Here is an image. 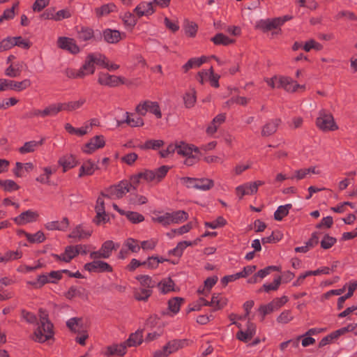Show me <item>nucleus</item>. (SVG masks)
<instances>
[{
	"mask_svg": "<svg viewBox=\"0 0 357 357\" xmlns=\"http://www.w3.org/2000/svg\"><path fill=\"white\" fill-rule=\"evenodd\" d=\"M136 279L139 281L140 287L142 288L151 289L155 287V282L152 278L146 275H140L136 277Z\"/></svg>",
	"mask_w": 357,
	"mask_h": 357,
	"instance_id": "36",
	"label": "nucleus"
},
{
	"mask_svg": "<svg viewBox=\"0 0 357 357\" xmlns=\"http://www.w3.org/2000/svg\"><path fill=\"white\" fill-rule=\"evenodd\" d=\"M96 217L94 220L97 225L105 223L107 220V215L105 211V203L104 200L101 197H99L97 199L96 206Z\"/></svg>",
	"mask_w": 357,
	"mask_h": 357,
	"instance_id": "16",
	"label": "nucleus"
},
{
	"mask_svg": "<svg viewBox=\"0 0 357 357\" xmlns=\"http://www.w3.org/2000/svg\"><path fill=\"white\" fill-rule=\"evenodd\" d=\"M43 16L47 19H53L56 21H59L65 18H68L70 16V13L67 10H61L56 13L55 14H43Z\"/></svg>",
	"mask_w": 357,
	"mask_h": 357,
	"instance_id": "45",
	"label": "nucleus"
},
{
	"mask_svg": "<svg viewBox=\"0 0 357 357\" xmlns=\"http://www.w3.org/2000/svg\"><path fill=\"white\" fill-rule=\"evenodd\" d=\"M66 324L72 331L79 333L82 328V319L76 317L71 318L67 321Z\"/></svg>",
	"mask_w": 357,
	"mask_h": 357,
	"instance_id": "42",
	"label": "nucleus"
},
{
	"mask_svg": "<svg viewBox=\"0 0 357 357\" xmlns=\"http://www.w3.org/2000/svg\"><path fill=\"white\" fill-rule=\"evenodd\" d=\"M319 174V171L316 170L315 167H311L307 169H301L296 170L290 178L301 180L308 176L310 174Z\"/></svg>",
	"mask_w": 357,
	"mask_h": 357,
	"instance_id": "23",
	"label": "nucleus"
},
{
	"mask_svg": "<svg viewBox=\"0 0 357 357\" xmlns=\"http://www.w3.org/2000/svg\"><path fill=\"white\" fill-rule=\"evenodd\" d=\"M158 288L163 294L174 291V282L170 278H166L158 283Z\"/></svg>",
	"mask_w": 357,
	"mask_h": 357,
	"instance_id": "44",
	"label": "nucleus"
},
{
	"mask_svg": "<svg viewBox=\"0 0 357 357\" xmlns=\"http://www.w3.org/2000/svg\"><path fill=\"white\" fill-rule=\"evenodd\" d=\"M291 208V204H286L284 206H279L274 213L275 219L279 221L282 220V218L288 214L289 211Z\"/></svg>",
	"mask_w": 357,
	"mask_h": 357,
	"instance_id": "46",
	"label": "nucleus"
},
{
	"mask_svg": "<svg viewBox=\"0 0 357 357\" xmlns=\"http://www.w3.org/2000/svg\"><path fill=\"white\" fill-rule=\"evenodd\" d=\"M98 165L91 160H86L79 168V177L92 175L96 169H98Z\"/></svg>",
	"mask_w": 357,
	"mask_h": 357,
	"instance_id": "20",
	"label": "nucleus"
},
{
	"mask_svg": "<svg viewBox=\"0 0 357 357\" xmlns=\"http://www.w3.org/2000/svg\"><path fill=\"white\" fill-rule=\"evenodd\" d=\"M105 40L109 43H115L121 40V33L116 30L107 29L104 31Z\"/></svg>",
	"mask_w": 357,
	"mask_h": 357,
	"instance_id": "34",
	"label": "nucleus"
},
{
	"mask_svg": "<svg viewBox=\"0 0 357 357\" xmlns=\"http://www.w3.org/2000/svg\"><path fill=\"white\" fill-rule=\"evenodd\" d=\"M44 174L40 175L36 178V181L43 184H46L50 183V178L51 175L54 172V170L51 167H47L43 169Z\"/></svg>",
	"mask_w": 357,
	"mask_h": 357,
	"instance_id": "50",
	"label": "nucleus"
},
{
	"mask_svg": "<svg viewBox=\"0 0 357 357\" xmlns=\"http://www.w3.org/2000/svg\"><path fill=\"white\" fill-rule=\"evenodd\" d=\"M192 244L191 241H185L179 242L176 248L169 250V254L176 257H181L185 249L188 246H192Z\"/></svg>",
	"mask_w": 357,
	"mask_h": 357,
	"instance_id": "37",
	"label": "nucleus"
},
{
	"mask_svg": "<svg viewBox=\"0 0 357 357\" xmlns=\"http://www.w3.org/2000/svg\"><path fill=\"white\" fill-rule=\"evenodd\" d=\"M142 331H137L131 334L126 342H124L127 347H136L142 342Z\"/></svg>",
	"mask_w": 357,
	"mask_h": 357,
	"instance_id": "31",
	"label": "nucleus"
},
{
	"mask_svg": "<svg viewBox=\"0 0 357 357\" xmlns=\"http://www.w3.org/2000/svg\"><path fill=\"white\" fill-rule=\"evenodd\" d=\"M113 250H116L113 241H107L102 244L101 248L98 251L91 252L90 257L92 259H97L98 258L107 259L109 257Z\"/></svg>",
	"mask_w": 357,
	"mask_h": 357,
	"instance_id": "8",
	"label": "nucleus"
},
{
	"mask_svg": "<svg viewBox=\"0 0 357 357\" xmlns=\"http://www.w3.org/2000/svg\"><path fill=\"white\" fill-rule=\"evenodd\" d=\"M43 142V140L40 141H29L26 142L22 147L19 149V151L22 154L33 152L38 146H40Z\"/></svg>",
	"mask_w": 357,
	"mask_h": 357,
	"instance_id": "30",
	"label": "nucleus"
},
{
	"mask_svg": "<svg viewBox=\"0 0 357 357\" xmlns=\"http://www.w3.org/2000/svg\"><path fill=\"white\" fill-rule=\"evenodd\" d=\"M213 185L212 180L208 178L197 179L195 188L206 191L209 190Z\"/></svg>",
	"mask_w": 357,
	"mask_h": 357,
	"instance_id": "48",
	"label": "nucleus"
},
{
	"mask_svg": "<svg viewBox=\"0 0 357 357\" xmlns=\"http://www.w3.org/2000/svg\"><path fill=\"white\" fill-rule=\"evenodd\" d=\"M317 126L324 131L337 129V126L335 124L332 114L324 111L320 112L319 117L317 119Z\"/></svg>",
	"mask_w": 357,
	"mask_h": 357,
	"instance_id": "7",
	"label": "nucleus"
},
{
	"mask_svg": "<svg viewBox=\"0 0 357 357\" xmlns=\"http://www.w3.org/2000/svg\"><path fill=\"white\" fill-rule=\"evenodd\" d=\"M126 119L125 122L132 127H139L144 125V121L141 117L135 116L133 114L126 113Z\"/></svg>",
	"mask_w": 357,
	"mask_h": 357,
	"instance_id": "43",
	"label": "nucleus"
},
{
	"mask_svg": "<svg viewBox=\"0 0 357 357\" xmlns=\"http://www.w3.org/2000/svg\"><path fill=\"white\" fill-rule=\"evenodd\" d=\"M129 202L132 204H144L146 203L147 199L142 195L131 194L130 195Z\"/></svg>",
	"mask_w": 357,
	"mask_h": 357,
	"instance_id": "62",
	"label": "nucleus"
},
{
	"mask_svg": "<svg viewBox=\"0 0 357 357\" xmlns=\"http://www.w3.org/2000/svg\"><path fill=\"white\" fill-rule=\"evenodd\" d=\"M91 234V231L89 230H85L81 225H77L69 234L70 238H86Z\"/></svg>",
	"mask_w": 357,
	"mask_h": 357,
	"instance_id": "28",
	"label": "nucleus"
},
{
	"mask_svg": "<svg viewBox=\"0 0 357 357\" xmlns=\"http://www.w3.org/2000/svg\"><path fill=\"white\" fill-rule=\"evenodd\" d=\"M356 289H357V281H354L349 284V288H348V293L346 295L342 296L338 298V301H337L338 309H341L343 307V305H344V303L345 302V301L353 296L354 292Z\"/></svg>",
	"mask_w": 357,
	"mask_h": 357,
	"instance_id": "33",
	"label": "nucleus"
},
{
	"mask_svg": "<svg viewBox=\"0 0 357 357\" xmlns=\"http://www.w3.org/2000/svg\"><path fill=\"white\" fill-rule=\"evenodd\" d=\"M105 142L102 135H97L86 143L83 147V152L91 154L96 150L102 148L105 146Z\"/></svg>",
	"mask_w": 357,
	"mask_h": 357,
	"instance_id": "9",
	"label": "nucleus"
},
{
	"mask_svg": "<svg viewBox=\"0 0 357 357\" xmlns=\"http://www.w3.org/2000/svg\"><path fill=\"white\" fill-rule=\"evenodd\" d=\"M23 63H16L14 64H10L5 70L6 75L10 77H17L20 76Z\"/></svg>",
	"mask_w": 357,
	"mask_h": 357,
	"instance_id": "35",
	"label": "nucleus"
},
{
	"mask_svg": "<svg viewBox=\"0 0 357 357\" xmlns=\"http://www.w3.org/2000/svg\"><path fill=\"white\" fill-rule=\"evenodd\" d=\"M0 185L4 189V190L9 192L16 190L19 188L17 184L12 180H0Z\"/></svg>",
	"mask_w": 357,
	"mask_h": 357,
	"instance_id": "54",
	"label": "nucleus"
},
{
	"mask_svg": "<svg viewBox=\"0 0 357 357\" xmlns=\"http://www.w3.org/2000/svg\"><path fill=\"white\" fill-rule=\"evenodd\" d=\"M202 301L204 302V306H211L213 307L214 310H220L227 304V299L220 294L213 295L210 302L205 299H202Z\"/></svg>",
	"mask_w": 357,
	"mask_h": 357,
	"instance_id": "19",
	"label": "nucleus"
},
{
	"mask_svg": "<svg viewBox=\"0 0 357 357\" xmlns=\"http://www.w3.org/2000/svg\"><path fill=\"white\" fill-rule=\"evenodd\" d=\"M58 164L62 167L63 172H66L76 167L78 164V160L74 155L66 154L59 158Z\"/></svg>",
	"mask_w": 357,
	"mask_h": 357,
	"instance_id": "13",
	"label": "nucleus"
},
{
	"mask_svg": "<svg viewBox=\"0 0 357 357\" xmlns=\"http://www.w3.org/2000/svg\"><path fill=\"white\" fill-rule=\"evenodd\" d=\"M183 99L185 106L188 108L192 107L196 101L195 91L193 89L192 91L186 93Z\"/></svg>",
	"mask_w": 357,
	"mask_h": 357,
	"instance_id": "58",
	"label": "nucleus"
},
{
	"mask_svg": "<svg viewBox=\"0 0 357 357\" xmlns=\"http://www.w3.org/2000/svg\"><path fill=\"white\" fill-rule=\"evenodd\" d=\"M178 154L185 158L184 164L187 166H192L197 162L201 155L197 147L183 142H179Z\"/></svg>",
	"mask_w": 357,
	"mask_h": 357,
	"instance_id": "2",
	"label": "nucleus"
},
{
	"mask_svg": "<svg viewBox=\"0 0 357 357\" xmlns=\"http://www.w3.org/2000/svg\"><path fill=\"white\" fill-rule=\"evenodd\" d=\"M172 224L183 222L188 218V215L184 211H177L170 213Z\"/></svg>",
	"mask_w": 357,
	"mask_h": 357,
	"instance_id": "40",
	"label": "nucleus"
},
{
	"mask_svg": "<svg viewBox=\"0 0 357 357\" xmlns=\"http://www.w3.org/2000/svg\"><path fill=\"white\" fill-rule=\"evenodd\" d=\"M93 37V31L89 28H82L78 32V38L79 40L86 41Z\"/></svg>",
	"mask_w": 357,
	"mask_h": 357,
	"instance_id": "60",
	"label": "nucleus"
},
{
	"mask_svg": "<svg viewBox=\"0 0 357 357\" xmlns=\"http://www.w3.org/2000/svg\"><path fill=\"white\" fill-rule=\"evenodd\" d=\"M61 110H63V103L52 104L43 109V114H45V117L54 116H56Z\"/></svg>",
	"mask_w": 357,
	"mask_h": 357,
	"instance_id": "32",
	"label": "nucleus"
},
{
	"mask_svg": "<svg viewBox=\"0 0 357 357\" xmlns=\"http://www.w3.org/2000/svg\"><path fill=\"white\" fill-rule=\"evenodd\" d=\"M153 220L162 225L163 226H167L172 224L170 213H155L153 216Z\"/></svg>",
	"mask_w": 357,
	"mask_h": 357,
	"instance_id": "29",
	"label": "nucleus"
},
{
	"mask_svg": "<svg viewBox=\"0 0 357 357\" xmlns=\"http://www.w3.org/2000/svg\"><path fill=\"white\" fill-rule=\"evenodd\" d=\"M137 15L136 14L131 13L130 12L126 13L123 16V20L128 26H133L137 23Z\"/></svg>",
	"mask_w": 357,
	"mask_h": 357,
	"instance_id": "64",
	"label": "nucleus"
},
{
	"mask_svg": "<svg viewBox=\"0 0 357 357\" xmlns=\"http://www.w3.org/2000/svg\"><path fill=\"white\" fill-rule=\"evenodd\" d=\"M281 284V278L278 277L275 278L273 283L271 284H264L262 287L259 290V291H265L268 292L270 291H275L278 289L280 284Z\"/></svg>",
	"mask_w": 357,
	"mask_h": 357,
	"instance_id": "53",
	"label": "nucleus"
},
{
	"mask_svg": "<svg viewBox=\"0 0 357 357\" xmlns=\"http://www.w3.org/2000/svg\"><path fill=\"white\" fill-rule=\"evenodd\" d=\"M253 305H254L253 301H248L245 302L243 305V308L245 311V314L243 316H237L236 314H231L229 317V319L231 321V323L233 321H235L236 319H238L240 320L247 319L248 317L249 316L250 311L252 309V307H253Z\"/></svg>",
	"mask_w": 357,
	"mask_h": 357,
	"instance_id": "39",
	"label": "nucleus"
},
{
	"mask_svg": "<svg viewBox=\"0 0 357 357\" xmlns=\"http://www.w3.org/2000/svg\"><path fill=\"white\" fill-rule=\"evenodd\" d=\"M93 57L89 54L87 56L84 63L79 69L83 73V77L88 75L93 74L95 72V64L93 62Z\"/></svg>",
	"mask_w": 357,
	"mask_h": 357,
	"instance_id": "24",
	"label": "nucleus"
},
{
	"mask_svg": "<svg viewBox=\"0 0 357 357\" xmlns=\"http://www.w3.org/2000/svg\"><path fill=\"white\" fill-rule=\"evenodd\" d=\"M22 233L26 236V239L31 243H41L45 240V235L42 231H38L34 234H31L25 231Z\"/></svg>",
	"mask_w": 357,
	"mask_h": 357,
	"instance_id": "47",
	"label": "nucleus"
},
{
	"mask_svg": "<svg viewBox=\"0 0 357 357\" xmlns=\"http://www.w3.org/2000/svg\"><path fill=\"white\" fill-rule=\"evenodd\" d=\"M183 301L182 298L176 297L169 301V309L174 313L179 311L181 304Z\"/></svg>",
	"mask_w": 357,
	"mask_h": 357,
	"instance_id": "59",
	"label": "nucleus"
},
{
	"mask_svg": "<svg viewBox=\"0 0 357 357\" xmlns=\"http://www.w3.org/2000/svg\"><path fill=\"white\" fill-rule=\"evenodd\" d=\"M277 88H282L288 92H294L298 89H304V85H300L288 77H281L279 79V84Z\"/></svg>",
	"mask_w": 357,
	"mask_h": 357,
	"instance_id": "11",
	"label": "nucleus"
},
{
	"mask_svg": "<svg viewBox=\"0 0 357 357\" xmlns=\"http://www.w3.org/2000/svg\"><path fill=\"white\" fill-rule=\"evenodd\" d=\"M38 216L39 215L37 211L27 210L15 217L13 220L18 225H24L36 222Z\"/></svg>",
	"mask_w": 357,
	"mask_h": 357,
	"instance_id": "10",
	"label": "nucleus"
},
{
	"mask_svg": "<svg viewBox=\"0 0 357 357\" xmlns=\"http://www.w3.org/2000/svg\"><path fill=\"white\" fill-rule=\"evenodd\" d=\"M151 294V289L142 287H136L134 289V297L137 301H146Z\"/></svg>",
	"mask_w": 357,
	"mask_h": 357,
	"instance_id": "27",
	"label": "nucleus"
},
{
	"mask_svg": "<svg viewBox=\"0 0 357 357\" xmlns=\"http://www.w3.org/2000/svg\"><path fill=\"white\" fill-rule=\"evenodd\" d=\"M84 268L89 272L112 271V268L107 263L96 259H93L92 262L86 264Z\"/></svg>",
	"mask_w": 357,
	"mask_h": 357,
	"instance_id": "14",
	"label": "nucleus"
},
{
	"mask_svg": "<svg viewBox=\"0 0 357 357\" xmlns=\"http://www.w3.org/2000/svg\"><path fill=\"white\" fill-rule=\"evenodd\" d=\"M115 8L116 6L114 4L108 3L103 5L100 8H97L96 9V13L98 17H102L110 13L111 12H113L115 10Z\"/></svg>",
	"mask_w": 357,
	"mask_h": 357,
	"instance_id": "49",
	"label": "nucleus"
},
{
	"mask_svg": "<svg viewBox=\"0 0 357 357\" xmlns=\"http://www.w3.org/2000/svg\"><path fill=\"white\" fill-rule=\"evenodd\" d=\"M280 122V119H275L267 123L262 128V135L269 136L275 132Z\"/></svg>",
	"mask_w": 357,
	"mask_h": 357,
	"instance_id": "26",
	"label": "nucleus"
},
{
	"mask_svg": "<svg viewBox=\"0 0 357 357\" xmlns=\"http://www.w3.org/2000/svg\"><path fill=\"white\" fill-rule=\"evenodd\" d=\"M225 114H220L218 116H216L211 123V124L208 126L206 129V132L209 135L214 134L218 128L225 122Z\"/></svg>",
	"mask_w": 357,
	"mask_h": 357,
	"instance_id": "22",
	"label": "nucleus"
},
{
	"mask_svg": "<svg viewBox=\"0 0 357 357\" xmlns=\"http://www.w3.org/2000/svg\"><path fill=\"white\" fill-rule=\"evenodd\" d=\"M82 245H77L75 247L68 246L66 248L64 254L61 255H55L57 259L63 260L66 262H69L73 258L79 253V250L82 249Z\"/></svg>",
	"mask_w": 357,
	"mask_h": 357,
	"instance_id": "18",
	"label": "nucleus"
},
{
	"mask_svg": "<svg viewBox=\"0 0 357 357\" xmlns=\"http://www.w3.org/2000/svg\"><path fill=\"white\" fill-rule=\"evenodd\" d=\"M136 112L138 114L142 116L146 115L147 112H151L158 119L162 117L160 109L157 102H152L150 100L144 101L137 105L136 107Z\"/></svg>",
	"mask_w": 357,
	"mask_h": 357,
	"instance_id": "6",
	"label": "nucleus"
},
{
	"mask_svg": "<svg viewBox=\"0 0 357 357\" xmlns=\"http://www.w3.org/2000/svg\"><path fill=\"white\" fill-rule=\"evenodd\" d=\"M86 102L85 98H80L76 101H70L63 104V110H66L68 112H72L80 108Z\"/></svg>",
	"mask_w": 357,
	"mask_h": 357,
	"instance_id": "41",
	"label": "nucleus"
},
{
	"mask_svg": "<svg viewBox=\"0 0 357 357\" xmlns=\"http://www.w3.org/2000/svg\"><path fill=\"white\" fill-rule=\"evenodd\" d=\"M125 215L132 223H138L144 220L143 215L137 212H126Z\"/></svg>",
	"mask_w": 357,
	"mask_h": 357,
	"instance_id": "63",
	"label": "nucleus"
},
{
	"mask_svg": "<svg viewBox=\"0 0 357 357\" xmlns=\"http://www.w3.org/2000/svg\"><path fill=\"white\" fill-rule=\"evenodd\" d=\"M155 12L153 3L151 2H142L134 10V13L137 17H141L144 15L148 16L152 15Z\"/></svg>",
	"mask_w": 357,
	"mask_h": 357,
	"instance_id": "15",
	"label": "nucleus"
},
{
	"mask_svg": "<svg viewBox=\"0 0 357 357\" xmlns=\"http://www.w3.org/2000/svg\"><path fill=\"white\" fill-rule=\"evenodd\" d=\"M212 41L216 45H227L233 43L234 40L222 33H218L212 38Z\"/></svg>",
	"mask_w": 357,
	"mask_h": 357,
	"instance_id": "51",
	"label": "nucleus"
},
{
	"mask_svg": "<svg viewBox=\"0 0 357 357\" xmlns=\"http://www.w3.org/2000/svg\"><path fill=\"white\" fill-rule=\"evenodd\" d=\"M39 317L40 321L38 323L37 328L33 332L32 339L36 342L42 343L52 338L54 335L53 325L49 321L45 311L40 310Z\"/></svg>",
	"mask_w": 357,
	"mask_h": 357,
	"instance_id": "1",
	"label": "nucleus"
},
{
	"mask_svg": "<svg viewBox=\"0 0 357 357\" xmlns=\"http://www.w3.org/2000/svg\"><path fill=\"white\" fill-rule=\"evenodd\" d=\"M186 343L185 340H174L169 342L162 349L154 352L153 357H167L170 354L183 348Z\"/></svg>",
	"mask_w": 357,
	"mask_h": 357,
	"instance_id": "4",
	"label": "nucleus"
},
{
	"mask_svg": "<svg viewBox=\"0 0 357 357\" xmlns=\"http://www.w3.org/2000/svg\"><path fill=\"white\" fill-rule=\"evenodd\" d=\"M164 142L162 140H148L143 146H141V149H157L161 147L163 145Z\"/></svg>",
	"mask_w": 357,
	"mask_h": 357,
	"instance_id": "57",
	"label": "nucleus"
},
{
	"mask_svg": "<svg viewBox=\"0 0 357 357\" xmlns=\"http://www.w3.org/2000/svg\"><path fill=\"white\" fill-rule=\"evenodd\" d=\"M336 243V238L325 235L322 241H321V246L324 249H329Z\"/></svg>",
	"mask_w": 357,
	"mask_h": 357,
	"instance_id": "61",
	"label": "nucleus"
},
{
	"mask_svg": "<svg viewBox=\"0 0 357 357\" xmlns=\"http://www.w3.org/2000/svg\"><path fill=\"white\" fill-rule=\"evenodd\" d=\"M127 346L125 342L120 344H114L107 347L106 355H119L123 356L126 353Z\"/></svg>",
	"mask_w": 357,
	"mask_h": 357,
	"instance_id": "21",
	"label": "nucleus"
},
{
	"mask_svg": "<svg viewBox=\"0 0 357 357\" xmlns=\"http://www.w3.org/2000/svg\"><path fill=\"white\" fill-rule=\"evenodd\" d=\"M31 85V81L28 79L22 82H15L13 80L0 79V91L7 90H14L21 91Z\"/></svg>",
	"mask_w": 357,
	"mask_h": 357,
	"instance_id": "5",
	"label": "nucleus"
},
{
	"mask_svg": "<svg viewBox=\"0 0 357 357\" xmlns=\"http://www.w3.org/2000/svg\"><path fill=\"white\" fill-rule=\"evenodd\" d=\"M12 40L13 41V47L18 46L22 48L29 49L31 46L29 41L22 38L21 36L13 37Z\"/></svg>",
	"mask_w": 357,
	"mask_h": 357,
	"instance_id": "55",
	"label": "nucleus"
},
{
	"mask_svg": "<svg viewBox=\"0 0 357 357\" xmlns=\"http://www.w3.org/2000/svg\"><path fill=\"white\" fill-rule=\"evenodd\" d=\"M90 56H92L94 59H93V62L95 65L101 66L104 68H105V66L108 61V59L106 58L105 56L101 54H90Z\"/></svg>",
	"mask_w": 357,
	"mask_h": 357,
	"instance_id": "56",
	"label": "nucleus"
},
{
	"mask_svg": "<svg viewBox=\"0 0 357 357\" xmlns=\"http://www.w3.org/2000/svg\"><path fill=\"white\" fill-rule=\"evenodd\" d=\"M58 46L72 54H77L80 51V49L77 45L75 41L73 38L67 37H60L58 39Z\"/></svg>",
	"mask_w": 357,
	"mask_h": 357,
	"instance_id": "12",
	"label": "nucleus"
},
{
	"mask_svg": "<svg viewBox=\"0 0 357 357\" xmlns=\"http://www.w3.org/2000/svg\"><path fill=\"white\" fill-rule=\"evenodd\" d=\"M264 182L261 181H255L254 183H246L243 184L245 186V190L247 195H253L257 192L258 187L262 185Z\"/></svg>",
	"mask_w": 357,
	"mask_h": 357,
	"instance_id": "52",
	"label": "nucleus"
},
{
	"mask_svg": "<svg viewBox=\"0 0 357 357\" xmlns=\"http://www.w3.org/2000/svg\"><path fill=\"white\" fill-rule=\"evenodd\" d=\"M121 82V77L110 75L107 73H100L98 74V82L102 85L116 86Z\"/></svg>",
	"mask_w": 357,
	"mask_h": 357,
	"instance_id": "17",
	"label": "nucleus"
},
{
	"mask_svg": "<svg viewBox=\"0 0 357 357\" xmlns=\"http://www.w3.org/2000/svg\"><path fill=\"white\" fill-rule=\"evenodd\" d=\"M130 191V183L128 180H123L118 184L107 189L105 192L102 193V196L112 199H121Z\"/></svg>",
	"mask_w": 357,
	"mask_h": 357,
	"instance_id": "3",
	"label": "nucleus"
},
{
	"mask_svg": "<svg viewBox=\"0 0 357 357\" xmlns=\"http://www.w3.org/2000/svg\"><path fill=\"white\" fill-rule=\"evenodd\" d=\"M208 60L206 56H202L200 58H192L190 59L184 66L185 71L194 67H199L202 63H206Z\"/></svg>",
	"mask_w": 357,
	"mask_h": 357,
	"instance_id": "38",
	"label": "nucleus"
},
{
	"mask_svg": "<svg viewBox=\"0 0 357 357\" xmlns=\"http://www.w3.org/2000/svg\"><path fill=\"white\" fill-rule=\"evenodd\" d=\"M69 222L66 218H63L61 221H53L47 222L45 227L48 230H61L63 231L68 227Z\"/></svg>",
	"mask_w": 357,
	"mask_h": 357,
	"instance_id": "25",
	"label": "nucleus"
}]
</instances>
